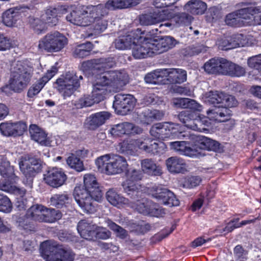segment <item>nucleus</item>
<instances>
[{
    "instance_id": "nucleus-15",
    "label": "nucleus",
    "mask_w": 261,
    "mask_h": 261,
    "mask_svg": "<svg viewBox=\"0 0 261 261\" xmlns=\"http://www.w3.org/2000/svg\"><path fill=\"white\" fill-rule=\"evenodd\" d=\"M237 11L243 25L261 24V8L248 6Z\"/></svg>"
},
{
    "instance_id": "nucleus-48",
    "label": "nucleus",
    "mask_w": 261,
    "mask_h": 261,
    "mask_svg": "<svg viewBox=\"0 0 261 261\" xmlns=\"http://www.w3.org/2000/svg\"><path fill=\"white\" fill-rule=\"evenodd\" d=\"M105 222L107 226L116 233L118 237L122 239H125L127 237L128 234L127 232L122 227L118 225L110 219L106 220Z\"/></svg>"
},
{
    "instance_id": "nucleus-1",
    "label": "nucleus",
    "mask_w": 261,
    "mask_h": 261,
    "mask_svg": "<svg viewBox=\"0 0 261 261\" xmlns=\"http://www.w3.org/2000/svg\"><path fill=\"white\" fill-rule=\"evenodd\" d=\"M94 70L103 71L95 76L91 95L81 97L73 102L77 109L90 107L103 100L112 91L116 92L128 82V75L124 71H106L115 64L114 58L96 59L91 61Z\"/></svg>"
},
{
    "instance_id": "nucleus-51",
    "label": "nucleus",
    "mask_w": 261,
    "mask_h": 261,
    "mask_svg": "<svg viewBox=\"0 0 261 261\" xmlns=\"http://www.w3.org/2000/svg\"><path fill=\"white\" fill-rule=\"evenodd\" d=\"M231 38V49L244 46L246 43V37L242 34H234L229 36Z\"/></svg>"
},
{
    "instance_id": "nucleus-21",
    "label": "nucleus",
    "mask_w": 261,
    "mask_h": 261,
    "mask_svg": "<svg viewBox=\"0 0 261 261\" xmlns=\"http://www.w3.org/2000/svg\"><path fill=\"white\" fill-rule=\"evenodd\" d=\"M188 139L194 141L195 146H198L200 148L213 150L217 151L219 149L220 144L214 140L204 136H197L190 134V137Z\"/></svg>"
},
{
    "instance_id": "nucleus-31",
    "label": "nucleus",
    "mask_w": 261,
    "mask_h": 261,
    "mask_svg": "<svg viewBox=\"0 0 261 261\" xmlns=\"http://www.w3.org/2000/svg\"><path fill=\"white\" fill-rule=\"evenodd\" d=\"M164 116V113L157 110L144 109L140 117L142 122L145 124H150L154 120H160Z\"/></svg>"
},
{
    "instance_id": "nucleus-22",
    "label": "nucleus",
    "mask_w": 261,
    "mask_h": 261,
    "mask_svg": "<svg viewBox=\"0 0 261 261\" xmlns=\"http://www.w3.org/2000/svg\"><path fill=\"white\" fill-rule=\"evenodd\" d=\"M139 31L137 30L136 32H131L128 35L119 37L115 40V45L118 49H125L132 47L133 43L138 42L141 39L139 34Z\"/></svg>"
},
{
    "instance_id": "nucleus-34",
    "label": "nucleus",
    "mask_w": 261,
    "mask_h": 261,
    "mask_svg": "<svg viewBox=\"0 0 261 261\" xmlns=\"http://www.w3.org/2000/svg\"><path fill=\"white\" fill-rule=\"evenodd\" d=\"M163 145L162 142H161L159 144L156 141L146 138L144 140H141L140 149L148 153L156 154L161 151L160 149L162 146L160 145Z\"/></svg>"
},
{
    "instance_id": "nucleus-62",
    "label": "nucleus",
    "mask_w": 261,
    "mask_h": 261,
    "mask_svg": "<svg viewBox=\"0 0 261 261\" xmlns=\"http://www.w3.org/2000/svg\"><path fill=\"white\" fill-rule=\"evenodd\" d=\"M58 69L56 67L53 66L50 70H48L45 75L39 80L38 84L42 85V88L45 84L50 80L57 72Z\"/></svg>"
},
{
    "instance_id": "nucleus-18",
    "label": "nucleus",
    "mask_w": 261,
    "mask_h": 261,
    "mask_svg": "<svg viewBox=\"0 0 261 261\" xmlns=\"http://www.w3.org/2000/svg\"><path fill=\"white\" fill-rule=\"evenodd\" d=\"M45 182L53 188L62 186L67 179V176L61 169L54 168L44 174Z\"/></svg>"
},
{
    "instance_id": "nucleus-23",
    "label": "nucleus",
    "mask_w": 261,
    "mask_h": 261,
    "mask_svg": "<svg viewBox=\"0 0 261 261\" xmlns=\"http://www.w3.org/2000/svg\"><path fill=\"white\" fill-rule=\"evenodd\" d=\"M94 7H99V10L93 17L92 23H94V30L95 33H100L104 31L107 28L108 22L104 19V17L108 14L107 11H103V5H98Z\"/></svg>"
},
{
    "instance_id": "nucleus-10",
    "label": "nucleus",
    "mask_w": 261,
    "mask_h": 261,
    "mask_svg": "<svg viewBox=\"0 0 261 261\" xmlns=\"http://www.w3.org/2000/svg\"><path fill=\"white\" fill-rule=\"evenodd\" d=\"M143 177L142 172L140 170L129 169L126 173V179L122 184L123 190L130 198L135 199L142 194L140 190L141 186L137 181Z\"/></svg>"
},
{
    "instance_id": "nucleus-61",
    "label": "nucleus",
    "mask_w": 261,
    "mask_h": 261,
    "mask_svg": "<svg viewBox=\"0 0 261 261\" xmlns=\"http://www.w3.org/2000/svg\"><path fill=\"white\" fill-rule=\"evenodd\" d=\"M161 45L164 50V52L167 51L169 49L173 47L176 44V40L170 36H165L160 38Z\"/></svg>"
},
{
    "instance_id": "nucleus-27",
    "label": "nucleus",
    "mask_w": 261,
    "mask_h": 261,
    "mask_svg": "<svg viewBox=\"0 0 261 261\" xmlns=\"http://www.w3.org/2000/svg\"><path fill=\"white\" fill-rule=\"evenodd\" d=\"M29 132L31 139L35 142L42 145L48 146L50 145V142L47 138L46 134L37 125H31Z\"/></svg>"
},
{
    "instance_id": "nucleus-52",
    "label": "nucleus",
    "mask_w": 261,
    "mask_h": 261,
    "mask_svg": "<svg viewBox=\"0 0 261 261\" xmlns=\"http://www.w3.org/2000/svg\"><path fill=\"white\" fill-rule=\"evenodd\" d=\"M151 51H152L153 54H160L164 52L161 41L160 38H148Z\"/></svg>"
},
{
    "instance_id": "nucleus-55",
    "label": "nucleus",
    "mask_w": 261,
    "mask_h": 261,
    "mask_svg": "<svg viewBox=\"0 0 261 261\" xmlns=\"http://www.w3.org/2000/svg\"><path fill=\"white\" fill-rule=\"evenodd\" d=\"M12 209V204L9 198L3 194H0V211L10 213Z\"/></svg>"
},
{
    "instance_id": "nucleus-50",
    "label": "nucleus",
    "mask_w": 261,
    "mask_h": 261,
    "mask_svg": "<svg viewBox=\"0 0 261 261\" xmlns=\"http://www.w3.org/2000/svg\"><path fill=\"white\" fill-rule=\"evenodd\" d=\"M29 22L31 27L37 34L41 33L46 29L44 23L41 17L39 18L30 16L29 18Z\"/></svg>"
},
{
    "instance_id": "nucleus-30",
    "label": "nucleus",
    "mask_w": 261,
    "mask_h": 261,
    "mask_svg": "<svg viewBox=\"0 0 261 261\" xmlns=\"http://www.w3.org/2000/svg\"><path fill=\"white\" fill-rule=\"evenodd\" d=\"M142 171L150 175L159 176L162 174V168L151 159H145L141 162Z\"/></svg>"
},
{
    "instance_id": "nucleus-11",
    "label": "nucleus",
    "mask_w": 261,
    "mask_h": 261,
    "mask_svg": "<svg viewBox=\"0 0 261 261\" xmlns=\"http://www.w3.org/2000/svg\"><path fill=\"white\" fill-rule=\"evenodd\" d=\"M20 171L27 178V180H23V183L30 188H32L33 177L41 170V164L39 160L25 155L21 158L19 162Z\"/></svg>"
},
{
    "instance_id": "nucleus-24",
    "label": "nucleus",
    "mask_w": 261,
    "mask_h": 261,
    "mask_svg": "<svg viewBox=\"0 0 261 261\" xmlns=\"http://www.w3.org/2000/svg\"><path fill=\"white\" fill-rule=\"evenodd\" d=\"M97 226L87 220L80 221L77 226V229L81 236L85 239L93 240Z\"/></svg>"
},
{
    "instance_id": "nucleus-25",
    "label": "nucleus",
    "mask_w": 261,
    "mask_h": 261,
    "mask_svg": "<svg viewBox=\"0 0 261 261\" xmlns=\"http://www.w3.org/2000/svg\"><path fill=\"white\" fill-rule=\"evenodd\" d=\"M110 114L102 111L90 115L87 119V127L90 129H95L104 124L110 117Z\"/></svg>"
},
{
    "instance_id": "nucleus-38",
    "label": "nucleus",
    "mask_w": 261,
    "mask_h": 261,
    "mask_svg": "<svg viewBox=\"0 0 261 261\" xmlns=\"http://www.w3.org/2000/svg\"><path fill=\"white\" fill-rule=\"evenodd\" d=\"M206 119V118H201L198 115V117L192 118L188 121V122L185 126L194 130L200 132H204L207 130L204 126H208L209 123Z\"/></svg>"
},
{
    "instance_id": "nucleus-14",
    "label": "nucleus",
    "mask_w": 261,
    "mask_h": 261,
    "mask_svg": "<svg viewBox=\"0 0 261 261\" xmlns=\"http://www.w3.org/2000/svg\"><path fill=\"white\" fill-rule=\"evenodd\" d=\"M131 206L135 208L139 213L145 215L161 217L164 216L166 214L164 208L145 198L133 202Z\"/></svg>"
},
{
    "instance_id": "nucleus-60",
    "label": "nucleus",
    "mask_w": 261,
    "mask_h": 261,
    "mask_svg": "<svg viewBox=\"0 0 261 261\" xmlns=\"http://www.w3.org/2000/svg\"><path fill=\"white\" fill-rule=\"evenodd\" d=\"M216 44L222 50L231 49V38L229 36H223L218 39Z\"/></svg>"
},
{
    "instance_id": "nucleus-12",
    "label": "nucleus",
    "mask_w": 261,
    "mask_h": 261,
    "mask_svg": "<svg viewBox=\"0 0 261 261\" xmlns=\"http://www.w3.org/2000/svg\"><path fill=\"white\" fill-rule=\"evenodd\" d=\"M42 253L46 261H73L74 254L70 251L64 249H57L43 243L41 246Z\"/></svg>"
},
{
    "instance_id": "nucleus-46",
    "label": "nucleus",
    "mask_w": 261,
    "mask_h": 261,
    "mask_svg": "<svg viewBox=\"0 0 261 261\" xmlns=\"http://www.w3.org/2000/svg\"><path fill=\"white\" fill-rule=\"evenodd\" d=\"M224 93L222 92L211 91L206 94V100L210 104L214 105V108L215 106L221 105Z\"/></svg>"
},
{
    "instance_id": "nucleus-13",
    "label": "nucleus",
    "mask_w": 261,
    "mask_h": 261,
    "mask_svg": "<svg viewBox=\"0 0 261 261\" xmlns=\"http://www.w3.org/2000/svg\"><path fill=\"white\" fill-rule=\"evenodd\" d=\"M57 89L64 99L70 97L80 87L77 76L73 72L66 73L64 79H59L56 81Z\"/></svg>"
},
{
    "instance_id": "nucleus-41",
    "label": "nucleus",
    "mask_w": 261,
    "mask_h": 261,
    "mask_svg": "<svg viewBox=\"0 0 261 261\" xmlns=\"http://www.w3.org/2000/svg\"><path fill=\"white\" fill-rule=\"evenodd\" d=\"M166 69L155 70L152 72L148 73L144 78L147 83L153 84H161L163 79L166 76Z\"/></svg>"
},
{
    "instance_id": "nucleus-54",
    "label": "nucleus",
    "mask_w": 261,
    "mask_h": 261,
    "mask_svg": "<svg viewBox=\"0 0 261 261\" xmlns=\"http://www.w3.org/2000/svg\"><path fill=\"white\" fill-rule=\"evenodd\" d=\"M167 189L163 187L161 185H154L151 188L150 192L151 196L155 198L159 202L162 199L164 193Z\"/></svg>"
},
{
    "instance_id": "nucleus-6",
    "label": "nucleus",
    "mask_w": 261,
    "mask_h": 261,
    "mask_svg": "<svg viewBox=\"0 0 261 261\" xmlns=\"http://www.w3.org/2000/svg\"><path fill=\"white\" fill-rule=\"evenodd\" d=\"M0 174L4 178L0 181L1 190L19 195L21 197L25 194L24 189L12 184L11 182L15 181L17 176L15 175L13 167L10 166L9 162L4 161L0 164Z\"/></svg>"
},
{
    "instance_id": "nucleus-16",
    "label": "nucleus",
    "mask_w": 261,
    "mask_h": 261,
    "mask_svg": "<svg viewBox=\"0 0 261 261\" xmlns=\"http://www.w3.org/2000/svg\"><path fill=\"white\" fill-rule=\"evenodd\" d=\"M136 103L135 98L130 94H118L115 96L113 107L122 115L132 111Z\"/></svg>"
},
{
    "instance_id": "nucleus-35",
    "label": "nucleus",
    "mask_w": 261,
    "mask_h": 261,
    "mask_svg": "<svg viewBox=\"0 0 261 261\" xmlns=\"http://www.w3.org/2000/svg\"><path fill=\"white\" fill-rule=\"evenodd\" d=\"M185 9L192 14H202L206 9V4L200 0H191L185 5Z\"/></svg>"
},
{
    "instance_id": "nucleus-32",
    "label": "nucleus",
    "mask_w": 261,
    "mask_h": 261,
    "mask_svg": "<svg viewBox=\"0 0 261 261\" xmlns=\"http://www.w3.org/2000/svg\"><path fill=\"white\" fill-rule=\"evenodd\" d=\"M19 15L20 13L18 9L12 8L8 9L3 14V22L7 27H13L19 19Z\"/></svg>"
},
{
    "instance_id": "nucleus-33",
    "label": "nucleus",
    "mask_w": 261,
    "mask_h": 261,
    "mask_svg": "<svg viewBox=\"0 0 261 261\" xmlns=\"http://www.w3.org/2000/svg\"><path fill=\"white\" fill-rule=\"evenodd\" d=\"M71 201V199L69 195L64 193L53 195L50 199V203L58 208H62L67 207Z\"/></svg>"
},
{
    "instance_id": "nucleus-7",
    "label": "nucleus",
    "mask_w": 261,
    "mask_h": 261,
    "mask_svg": "<svg viewBox=\"0 0 261 261\" xmlns=\"http://www.w3.org/2000/svg\"><path fill=\"white\" fill-rule=\"evenodd\" d=\"M68 43L67 38L58 31L47 33L38 42V47L47 53H57L63 49Z\"/></svg>"
},
{
    "instance_id": "nucleus-26",
    "label": "nucleus",
    "mask_w": 261,
    "mask_h": 261,
    "mask_svg": "<svg viewBox=\"0 0 261 261\" xmlns=\"http://www.w3.org/2000/svg\"><path fill=\"white\" fill-rule=\"evenodd\" d=\"M168 171L173 173H184L187 171L185 161L179 158L173 156L168 158L166 161Z\"/></svg>"
},
{
    "instance_id": "nucleus-40",
    "label": "nucleus",
    "mask_w": 261,
    "mask_h": 261,
    "mask_svg": "<svg viewBox=\"0 0 261 261\" xmlns=\"http://www.w3.org/2000/svg\"><path fill=\"white\" fill-rule=\"evenodd\" d=\"M140 139L124 141L120 144V150L123 153L135 155L137 148L140 149Z\"/></svg>"
},
{
    "instance_id": "nucleus-59",
    "label": "nucleus",
    "mask_w": 261,
    "mask_h": 261,
    "mask_svg": "<svg viewBox=\"0 0 261 261\" xmlns=\"http://www.w3.org/2000/svg\"><path fill=\"white\" fill-rule=\"evenodd\" d=\"M220 61L219 73L230 75L233 63L223 58H220Z\"/></svg>"
},
{
    "instance_id": "nucleus-36",
    "label": "nucleus",
    "mask_w": 261,
    "mask_h": 261,
    "mask_svg": "<svg viewBox=\"0 0 261 261\" xmlns=\"http://www.w3.org/2000/svg\"><path fill=\"white\" fill-rule=\"evenodd\" d=\"M167 74L168 80L172 83H181L187 80V72L181 69H170L167 70L166 75Z\"/></svg>"
},
{
    "instance_id": "nucleus-57",
    "label": "nucleus",
    "mask_w": 261,
    "mask_h": 261,
    "mask_svg": "<svg viewBox=\"0 0 261 261\" xmlns=\"http://www.w3.org/2000/svg\"><path fill=\"white\" fill-rule=\"evenodd\" d=\"M198 117V115L194 111H184L181 112L178 115V119L181 122L185 125L187 124L189 120L192 118Z\"/></svg>"
},
{
    "instance_id": "nucleus-56",
    "label": "nucleus",
    "mask_w": 261,
    "mask_h": 261,
    "mask_svg": "<svg viewBox=\"0 0 261 261\" xmlns=\"http://www.w3.org/2000/svg\"><path fill=\"white\" fill-rule=\"evenodd\" d=\"M14 130L12 122H5L0 124V132L5 136H14Z\"/></svg>"
},
{
    "instance_id": "nucleus-20",
    "label": "nucleus",
    "mask_w": 261,
    "mask_h": 261,
    "mask_svg": "<svg viewBox=\"0 0 261 261\" xmlns=\"http://www.w3.org/2000/svg\"><path fill=\"white\" fill-rule=\"evenodd\" d=\"M142 129L134 124L129 122H123L113 126L110 130L111 134L114 136H120L124 134H140Z\"/></svg>"
},
{
    "instance_id": "nucleus-3",
    "label": "nucleus",
    "mask_w": 261,
    "mask_h": 261,
    "mask_svg": "<svg viewBox=\"0 0 261 261\" xmlns=\"http://www.w3.org/2000/svg\"><path fill=\"white\" fill-rule=\"evenodd\" d=\"M95 164L98 170L108 175L120 174L125 171L128 167L126 159L116 154H106L98 157Z\"/></svg>"
},
{
    "instance_id": "nucleus-42",
    "label": "nucleus",
    "mask_w": 261,
    "mask_h": 261,
    "mask_svg": "<svg viewBox=\"0 0 261 261\" xmlns=\"http://www.w3.org/2000/svg\"><path fill=\"white\" fill-rule=\"evenodd\" d=\"M62 217V214L59 210L45 207L42 222L52 223L60 220Z\"/></svg>"
},
{
    "instance_id": "nucleus-5",
    "label": "nucleus",
    "mask_w": 261,
    "mask_h": 261,
    "mask_svg": "<svg viewBox=\"0 0 261 261\" xmlns=\"http://www.w3.org/2000/svg\"><path fill=\"white\" fill-rule=\"evenodd\" d=\"M174 126L178 127V125L170 122L157 123L151 127L150 133L155 138L162 140L170 138L187 140L190 137L189 132L177 130Z\"/></svg>"
},
{
    "instance_id": "nucleus-19",
    "label": "nucleus",
    "mask_w": 261,
    "mask_h": 261,
    "mask_svg": "<svg viewBox=\"0 0 261 261\" xmlns=\"http://www.w3.org/2000/svg\"><path fill=\"white\" fill-rule=\"evenodd\" d=\"M138 42L133 43L132 55L137 59L145 58L152 56L148 38L143 39L140 36Z\"/></svg>"
},
{
    "instance_id": "nucleus-28",
    "label": "nucleus",
    "mask_w": 261,
    "mask_h": 261,
    "mask_svg": "<svg viewBox=\"0 0 261 261\" xmlns=\"http://www.w3.org/2000/svg\"><path fill=\"white\" fill-rule=\"evenodd\" d=\"M139 3L136 0H109L103 6V11L115 10L135 6Z\"/></svg>"
},
{
    "instance_id": "nucleus-64",
    "label": "nucleus",
    "mask_w": 261,
    "mask_h": 261,
    "mask_svg": "<svg viewBox=\"0 0 261 261\" xmlns=\"http://www.w3.org/2000/svg\"><path fill=\"white\" fill-rule=\"evenodd\" d=\"M248 64L251 68L261 70V54L248 59Z\"/></svg>"
},
{
    "instance_id": "nucleus-45",
    "label": "nucleus",
    "mask_w": 261,
    "mask_h": 261,
    "mask_svg": "<svg viewBox=\"0 0 261 261\" xmlns=\"http://www.w3.org/2000/svg\"><path fill=\"white\" fill-rule=\"evenodd\" d=\"M220 59L213 58L204 65V70L210 74L219 73Z\"/></svg>"
},
{
    "instance_id": "nucleus-39",
    "label": "nucleus",
    "mask_w": 261,
    "mask_h": 261,
    "mask_svg": "<svg viewBox=\"0 0 261 261\" xmlns=\"http://www.w3.org/2000/svg\"><path fill=\"white\" fill-rule=\"evenodd\" d=\"M45 207L36 204L32 206L26 213L27 218L36 221L42 222Z\"/></svg>"
},
{
    "instance_id": "nucleus-9",
    "label": "nucleus",
    "mask_w": 261,
    "mask_h": 261,
    "mask_svg": "<svg viewBox=\"0 0 261 261\" xmlns=\"http://www.w3.org/2000/svg\"><path fill=\"white\" fill-rule=\"evenodd\" d=\"M99 7L94 6L83 7L81 10L72 11L66 16L68 21L79 26L86 27L92 23L93 17L99 10Z\"/></svg>"
},
{
    "instance_id": "nucleus-49",
    "label": "nucleus",
    "mask_w": 261,
    "mask_h": 261,
    "mask_svg": "<svg viewBox=\"0 0 261 261\" xmlns=\"http://www.w3.org/2000/svg\"><path fill=\"white\" fill-rule=\"evenodd\" d=\"M66 162L71 168L78 172H81L85 169L83 162L73 153L67 158Z\"/></svg>"
},
{
    "instance_id": "nucleus-43",
    "label": "nucleus",
    "mask_w": 261,
    "mask_h": 261,
    "mask_svg": "<svg viewBox=\"0 0 261 261\" xmlns=\"http://www.w3.org/2000/svg\"><path fill=\"white\" fill-rule=\"evenodd\" d=\"M93 45L90 42H86L76 46L73 51V56L75 58H84L90 55Z\"/></svg>"
},
{
    "instance_id": "nucleus-58",
    "label": "nucleus",
    "mask_w": 261,
    "mask_h": 261,
    "mask_svg": "<svg viewBox=\"0 0 261 261\" xmlns=\"http://www.w3.org/2000/svg\"><path fill=\"white\" fill-rule=\"evenodd\" d=\"M201 178L198 176H193L186 178L183 183V187L186 188H193L199 185Z\"/></svg>"
},
{
    "instance_id": "nucleus-44",
    "label": "nucleus",
    "mask_w": 261,
    "mask_h": 261,
    "mask_svg": "<svg viewBox=\"0 0 261 261\" xmlns=\"http://www.w3.org/2000/svg\"><path fill=\"white\" fill-rule=\"evenodd\" d=\"M163 194L164 195L160 202L170 207L177 206L179 205V200L172 192L167 189Z\"/></svg>"
},
{
    "instance_id": "nucleus-8",
    "label": "nucleus",
    "mask_w": 261,
    "mask_h": 261,
    "mask_svg": "<svg viewBox=\"0 0 261 261\" xmlns=\"http://www.w3.org/2000/svg\"><path fill=\"white\" fill-rule=\"evenodd\" d=\"M221 105L215 106L214 108L207 111L210 119L219 122H224L230 119L231 111L227 107H234L237 106L238 101L232 95L224 94Z\"/></svg>"
},
{
    "instance_id": "nucleus-2",
    "label": "nucleus",
    "mask_w": 261,
    "mask_h": 261,
    "mask_svg": "<svg viewBox=\"0 0 261 261\" xmlns=\"http://www.w3.org/2000/svg\"><path fill=\"white\" fill-rule=\"evenodd\" d=\"M85 189L81 186L75 187L73 196L80 207L87 213L95 211L94 200L99 201L102 197V192L96 178L92 174H86L84 177Z\"/></svg>"
},
{
    "instance_id": "nucleus-17",
    "label": "nucleus",
    "mask_w": 261,
    "mask_h": 261,
    "mask_svg": "<svg viewBox=\"0 0 261 261\" xmlns=\"http://www.w3.org/2000/svg\"><path fill=\"white\" fill-rule=\"evenodd\" d=\"M171 16L168 9H155L153 12L142 15L140 17V21L142 25H152L168 19Z\"/></svg>"
},
{
    "instance_id": "nucleus-29",
    "label": "nucleus",
    "mask_w": 261,
    "mask_h": 261,
    "mask_svg": "<svg viewBox=\"0 0 261 261\" xmlns=\"http://www.w3.org/2000/svg\"><path fill=\"white\" fill-rule=\"evenodd\" d=\"M106 197L110 203L118 207L129 204L128 199L121 196L114 189H110L107 192Z\"/></svg>"
},
{
    "instance_id": "nucleus-37",
    "label": "nucleus",
    "mask_w": 261,
    "mask_h": 261,
    "mask_svg": "<svg viewBox=\"0 0 261 261\" xmlns=\"http://www.w3.org/2000/svg\"><path fill=\"white\" fill-rule=\"evenodd\" d=\"M58 10L55 8H49L41 15V18L44 24L50 26L56 25L59 21L58 17Z\"/></svg>"
},
{
    "instance_id": "nucleus-63",
    "label": "nucleus",
    "mask_w": 261,
    "mask_h": 261,
    "mask_svg": "<svg viewBox=\"0 0 261 261\" xmlns=\"http://www.w3.org/2000/svg\"><path fill=\"white\" fill-rule=\"evenodd\" d=\"M174 20L178 25H188L192 20V16L186 13H181L174 17Z\"/></svg>"
},
{
    "instance_id": "nucleus-53",
    "label": "nucleus",
    "mask_w": 261,
    "mask_h": 261,
    "mask_svg": "<svg viewBox=\"0 0 261 261\" xmlns=\"http://www.w3.org/2000/svg\"><path fill=\"white\" fill-rule=\"evenodd\" d=\"M179 149V154L190 157L195 156L197 153V149L188 146L186 141H181V145Z\"/></svg>"
},
{
    "instance_id": "nucleus-4",
    "label": "nucleus",
    "mask_w": 261,
    "mask_h": 261,
    "mask_svg": "<svg viewBox=\"0 0 261 261\" xmlns=\"http://www.w3.org/2000/svg\"><path fill=\"white\" fill-rule=\"evenodd\" d=\"M32 74L31 68L17 61L12 65L11 77L9 81L10 88L15 92H20L30 82Z\"/></svg>"
},
{
    "instance_id": "nucleus-47",
    "label": "nucleus",
    "mask_w": 261,
    "mask_h": 261,
    "mask_svg": "<svg viewBox=\"0 0 261 261\" xmlns=\"http://www.w3.org/2000/svg\"><path fill=\"white\" fill-rule=\"evenodd\" d=\"M225 23L227 25L234 27H240L243 26V22L240 20L237 11L228 14L225 19Z\"/></svg>"
}]
</instances>
